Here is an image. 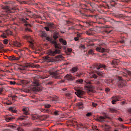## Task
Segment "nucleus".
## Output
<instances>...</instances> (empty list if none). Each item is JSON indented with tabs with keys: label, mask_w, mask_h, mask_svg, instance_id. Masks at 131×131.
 I'll list each match as a JSON object with an SVG mask.
<instances>
[{
	"label": "nucleus",
	"mask_w": 131,
	"mask_h": 131,
	"mask_svg": "<svg viewBox=\"0 0 131 131\" xmlns=\"http://www.w3.org/2000/svg\"><path fill=\"white\" fill-rule=\"evenodd\" d=\"M48 54L49 56H55L57 54H61V50L59 49H55L54 51L50 49L48 51Z\"/></svg>",
	"instance_id": "1"
},
{
	"label": "nucleus",
	"mask_w": 131,
	"mask_h": 131,
	"mask_svg": "<svg viewBox=\"0 0 131 131\" xmlns=\"http://www.w3.org/2000/svg\"><path fill=\"white\" fill-rule=\"evenodd\" d=\"M24 38L28 40V42L30 43V47L31 48V49H33V43L34 42V40H33L32 37H31L30 36L25 35L24 36Z\"/></svg>",
	"instance_id": "2"
},
{
	"label": "nucleus",
	"mask_w": 131,
	"mask_h": 131,
	"mask_svg": "<svg viewBox=\"0 0 131 131\" xmlns=\"http://www.w3.org/2000/svg\"><path fill=\"white\" fill-rule=\"evenodd\" d=\"M33 85H34V87L32 89L33 92H39V91H40V89L38 88V86H39V83H38V81L34 82L33 83Z\"/></svg>",
	"instance_id": "3"
},
{
	"label": "nucleus",
	"mask_w": 131,
	"mask_h": 131,
	"mask_svg": "<svg viewBox=\"0 0 131 131\" xmlns=\"http://www.w3.org/2000/svg\"><path fill=\"white\" fill-rule=\"evenodd\" d=\"M118 85L120 88H121V86H125V85H126V81L123 80L121 77H119Z\"/></svg>",
	"instance_id": "4"
},
{
	"label": "nucleus",
	"mask_w": 131,
	"mask_h": 131,
	"mask_svg": "<svg viewBox=\"0 0 131 131\" xmlns=\"http://www.w3.org/2000/svg\"><path fill=\"white\" fill-rule=\"evenodd\" d=\"M62 73L61 72V71H56L52 73V74L56 79H59L61 78V77H60V74H62Z\"/></svg>",
	"instance_id": "5"
},
{
	"label": "nucleus",
	"mask_w": 131,
	"mask_h": 131,
	"mask_svg": "<svg viewBox=\"0 0 131 131\" xmlns=\"http://www.w3.org/2000/svg\"><path fill=\"white\" fill-rule=\"evenodd\" d=\"M118 101H121V97L119 96H115L113 97V101H112V104H114L116 102Z\"/></svg>",
	"instance_id": "6"
},
{
	"label": "nucleus",
	"mask_w": 131,
	"mask_h": 131,
	"mask_svg": "<svg viewBox=\"0 0 131 131\" xmlns=\"http://www.w3.org/2000/svg\"><path fill=\"white\" fill-rule=\"evenodd\" d=\"M10 34H12V32L10 30H7L1 35V36L3 38H7V36L10 35Z\"/></svg>",
	"instance_id": "7"
},
{
	"label": "nucleus",
	"mask_w": 131,
	"mask_h": 131,
	"mask_svg": "<svg viewBox=\"0 0 131 131\" xmlns=\"http://www.w3.org/2000/svg\"><path fill=\"white\" fill-rule=\"evenodd\" d=\"M5 119L6 121H7V122H9L10 121H12V120L14 119V117H13L11 115H8L5 116Z\"/></svg>",
	"instance_id": "8"
},
{
	"label": "nucleus",
	"mask_w": 131,
	"mask_h": 131,
	"mask_svg": "<svg viewBox=\"0 0 131 131\" xmlns=\"http://www.w3.org/2000/svg\"><path fill=\"white\" fill-rule=\"evenodd\" d=\"M78 97H81L84 94V92L81 90L78 89L77 92L75 93Z\"/></svg>",
	"instance_id": "9"
},
{
	"label": "nucleus",
	"mask_w": 131,
	"mask_h": 131,
	"mask_svg": "<svg viewBox=\"0 0 131 131\" xmlns=\"http://www.w3.org/2000/svg\"><path fill=\"white\" fill-rule=\"evenodd\" d=\"M32 63H26L25 66H22V68L20 69V70H26L27 68H30L32 67Z\"/></svg>",
	"instance_id": "10"
},
{
	"label": "nucleus",
	"mask_w": 131,
	"mask_h": 131,
	"mask_svg": "<svg viewBox=\"0 0 131 131\" xmlns=\"http://www.w3.org/2000/svg\"><path fill=\"white\" fill-rule=\"evenodd\" d=\"M96 50L97 51V52H99L100 53H105L106 52H109V50L104 48L101 49V48L100 47L96 48Z\"/></svg>",
	"instance_id": "11"
},
{
	"label": "nucleus",
	"mask_w": 131,
	"mask_h": 131,
	"mask_svg": "<svg viewBox=\"0 0 131 131\" xmlns=\"http://www.w3.org/2000/svg\"><path fill=\"white\" fill-rule=\"evenodd\" d=\"M95 67L97 69V70H99V69H101V68H104L106 67V66L101 63H96Z\"/></svg>",
	"instance_id": "12"
},
{
	"label": "nucleus",
	"mask_w": 131,
	"mask_h": 131,
	"mask_svg": "<svg viewBox=\"0 0 131 131\" xmlns=\"http://www.w3.org/2000/svg\"><path fill=\"white\" fill-rule=\"evenodd\" d=\"M84 88L88 93H89V92H93V91H94V86H93V85H85Z\"/></svg>",
	"instance_id": "13"
},
{
	"label": "nucleus",
	"mask_w": 131,
	"mask_h": 131,
	"mask_svg": "<svg viewBox=\"0 0 131 131\" xmlns=\"http://www.w3.org/2000/svg\"><path fill=\"white\" fill-rule=\"evenodd\" d=\"M64 78L66 79H67V80H69V81H72L73 79H74V77L72 76L71 74H68L66 76H65Z\"/></svg>",
	"instance_id": "14"
},
{
	"label": "nucleus",
	"mask_w": 131,
	"mask_h": 131,
	"mask_svg": "<svg viewBox=\"0 0 131 131\" xmlns=\"http://www.w3.org/2000/svg\"><path fill=\"white\" fill-rule=\"evenodd\" d=\"M47 26L50 29H55V28H56V25L53 23H48L47 24Z\"/></svg>",
	"instance_id": "15"
},
{
	"label": "nucleus",
	"mask_w": 131,
	"mask_h": 131,
	"mask_svg": "<svg viewBox=\"0 0 131 131\" xmlns=\"http://www.w3.org/2000/svg\"><path fill=\"white\" fill-rule=\"evenodd\" d=\"M9 60L10 61H18V60H20V57H17L16 56H9Z\"/></svg>",
	"instance_id": "16"
},
{
	"label": "nucleus",
	"mask_w": 131,
	"mask_h": 131,
	"mask_svg": "<svg viewBox=\"0 0 131 131\" xmlns=\"http://www.w3.org/2000/svg\"><path fill=\"white\" fill-rule=\"evenodd\" d=\"M43 59L45 62H52V59H51L48 55L44 56Z\"/></svg>",
	"instance_id": "17"
},
{
	"label": "nucleus",
	"mask_w": 131,
	"mask_h": 131,
	"mask_svg": "<svg viewBox=\"0 0 131 131\" xmlns=\"http://www.w3.org/2000/svg\"><path fill=\"white\" fill-rule=\"evenodd\" d=\"M13 46H14V47H17V48H20V47H21V46H22L21 43H20L19 42H18L17 41H13Z\"/></svg>",
	"instance_id": "18"
},
{
	"label": "nucleus",
	"mask_w": 131,
	"mask_h": 131,
	"mask_svg": "<svg viewBox=\"0 0 131 131\" xmlns=\"http://www.w3.org/2000/svg\"><path fill=\"white\" fill-rule=\"evenodd\" d=\"M22 111L25 115H28L29 114V112H28V108H27V107L23 108Z\"/></svg>",
	"instance_id": "19"
},
{
	"label": "nucleus",
	"mask_w": 131,
	"mask_h": 131,
	"mask_svg": "<svg viewBox=\"0 0 131 131\" xmlns=\"http://www.w3.org/2000/svg\"><path fill=\"white\" fill-rule=\"evenodd\" d=\"M59 42H60L62 46H66V45H67V41L62 38H59Z\"/></svg>",
	"instance_id": "20"
},
{
	"label": "nucleus",
	"mask_w": 131,
	"mask_h": 131,
	"mask_svg": "<svg viewBox=\"0 0 131 131\" xmlns=\"http://www.w3.org/2000/svg\"><path fill=\"white\" fill-rule=\"evenodd\" d=\"M105 119H106V118L101 116L98 118L97 120L98 121H99V122H104V121H105Z\"/></svg>",
	"instance_id": "21"
},
{
	"label": "nucleus",
	"mask_w": 131,
	"mask_h": 131,
	"mask_svg": "<svg viewBox=\"0 0 131 131\" xmlns=\"http://www.w3.org/2000/svg\"><path fill=\"white\" fill-rule=\"evenodd\" d=\"M77 70H78V68L76 67H74L71 69V71L73 73H75Z\"/></svg>",
	"instance_id": "22"
},
{
	"label": "nucleus",
	"mask_w": 131,
	"mask_h": 131,
	"mask_svg": "<svg viewBox=\"0 0 131 131\" xmlns=\"http://www.w3.org/2000/svg\"><path fill=\"white\" fill-rule=\"evenodd\" d=\"M54 47L55 49H58V50H61V49H62V46H61V44L60 43L57 44V43Z\"/></svg>",
	"instance_id": "23"
},
{
	"label": "nucleus",
	"mask_w": 131,
	"mask_h": 131,
	"mask_svg": "<svg viewBox=\"0 0 131 131\" xmlns=\"http://www.w3.org/2000/svg\"><path fill=\"white\" fill-rule=\"evenodd\" d=\"M27 118V116H22L20 117L17 118V120H24V119H26Z\"/></svg>",
	"instance_id": "24"
},
{
	"label": "nucleus",
	"mask_w": 131,
	"mask_h": 131,
	"mask_svg": "<svg viewBox=\"0 0 131 131\" xmlns=\"http://www.w3.org/2000/svg\"><path fill=\"white\" fill-rule=\"evenodd\" d=\"M77 106L79 109L82 108V106H83V103L82 102H80L77 103Z\"/></svg>",
	"instance_id": "25"
},
{
	"label": "nucleus",
	"mask_w": 131,
	"mask_h": 131,
	"mask_svg": "<svg viewBox=\"0 0 131 131\" xmlns=\"http://www.w3.org/2000/svg\"><path fill=\"white\" fill-rule=\"evenodd\" d=\"M88 54L89 55H94L95 54V51L93 49H90L88 51Z\"/></svg>",
	"instance_id": "26"
},
{
	"label": "nucleus",
	"mask_w": 131,
	"mask_h": 131,
	"mask_svg": "<svg viewBox=\"0 0 131 131\" xmlns=\"http://www.w3.org/2000/svg\"><path fill=\"white\" fill-rule=\"evenodd\" d=\"M4 9H5V10H8V13H11V8H10V7H9V6H5L4 7Z\"/></svg>",
	"instance_id": "27"
},
{
	"label": "nucleus",
	"mask_w": 131,
	"mask_h": 131,
	"mask_svg": "<svg viewBox=\"0 0 131 131\" xmlns=\"http://www.w3.org/2000/svg\"><path fill=\"white\" fill-rule=\"evenodd\" d=\"M14 127H17L18 131H24V130L20 126H18V125H16L15 126H13Z\"/></svg>",
	"instance_id": "28"
},
{
	"label": "nucleus",
	"mask_w": 131,
	"mask_h": 131,
	"mask_svg": "<svg viewBox=\"0 0 131 131\" xmlns=\"http://www.w3.org/2000/svg\"><path fill=\"white\" fill-rule=\"evenodd\" d=\"M84 82L87 84H92L91 81L89 79V78H86L84 80Z\"/></svg>",
	"instance_id": "29"
},
{
	"label": "nucleus",
	"mask_w": 131,
	"mask_h": 131,
	"mask_svg": "<svg viewBox=\"0 0 131 131\" xmlns=\"http://www.w3.org/2000/svg\"><path fill=\"white\" fill-rule=\"evenodd\" d=\"M118 63V60L117 59H114L112 62V65H116Z\"/></svg>",
	"instance_id": "30"
},
{
	"label": "nucleus",
	"mask_w": 131,
	"mask_h": 131,
	"mask_svg": "<svg viewBox=\"0 0 131 131\" xmlns=\"http://www.w3.org/2000/svg\"><path fill=\"white\" fill-rule=\"evenodd\" d=\"M65 96H66V97H68L69 99H70V98H71V93H70V92H67L65 94Z\"/></svg>",
	"instance_id": "31"
},
{
	"label": "nucleus",
	"mask_w": 131,
	"mask_h": 131,
	"mask_svg": "<svg viewBox=\"0 0 131 131\" xmlns=\"http://www.w3.org/2000/svg\"><path fill=\"white\" fill-rule=\"evenodd\" d=\"M95 73H97L99 76H102V75H103L104 74L103 72L96 71Z\"/></svg>",
	"instance_id": "32"
},
{
	"label": "nucleus",
	"mask_w": 131,
	"mask_h": 131,
	"mask_svg": "<svg viewBox=\"0 0 131 131\" xmlns=\"http://www.w3.org/2000/svg\"><path fill=\"white\" fill-rule=\"evenodd\" d=\"M32 68H39V64H35L34 63H32Z\"/></svg>",
	"instance_id": "33"
},
{
	"label": "nucleus",
	"mask_w": 131,
	"mask_h": 131,
	"mask_svg": "<svg viewBox=\"0 0 131 131\" xmlns=\"http://www.w3.org/2000/svg\"><path fill=\"white\" fill-rule=\"evenodd\" d=\"M76 82L77 83H82V82H83V80H82V79H78L76 80Z\"/></svg>",
	"instance_id": "34"
},
{
	"label": "nucleus",
	"mask_w": 131,
	"mask_h": 131,
	"mask_svg": "<svg viewBox=\"0 0 131 131\" xmlns=\"http://www.w3.org/2000/svg\"><path fill=\"white\" fill-rule=\"evenodd\" d=\"M54 115L57 116L58 115H60V112L58 111H55L54 112Z\"/></svg>",
	"instance_id": "35"
},
{
	"label": "nucleus",
	"mask_w": 131,
	"mask_h": 131,
	"mask_svg": "<svg viewBox=\"0 0 131 131\" xmlns=\"http://www.w3.org/2000/svg\"><path fill=\"white\" fill-rule=\"evenodd\" d=\"M110 111L112 113H116L117 112V111L115 108H111Z\"/></svg>",
	"instance_id": "36"
},
{
	"label": "nucleus",
	"mask_w": 131,
	"mask_h": 131,
	"mask_svg": "<svg viewBox=\"0 0 131 131\" xmlns=\"http://www.w3.org/2000/svg\"><path fill=\"white\" fill-rule=\"evenodd\" d=\"M86 34H87V35H93L92 32L89 30L86 31Z\"/></svg>",
	"instance_id": "37"
},
{
	"label": "nucleus",
	"mask_w": 131,
	"mask_h": 131,
	"mask_svg": "<svg viewBox=\"0 0 131 131\" xmlns=\"http://www.w3.org/2000/svg\"><path fill=\"white\" fill-rule=\"evenodd\" d=\"M41 112H43L44 113L46 112H49V110L48 109H45V108H41Z\"/></svg>",
	"instance_id": "38"
},
{
	"label": "nucleus",
	"mask_w": 131,
	"mask_h": 131,
	"mask_svg": "<svg viewBox=\"0 0 131 131\" xmlns=\"http://www.w3.org/2000/svg\"><path fill=\"white\" fill-rule=\"evenodd\" d=\"M8 42H9V40L7 39H5L3 40V43H4V45H8Z\"/></svg>",
	"instance_id": "39"
},
{
	"label": "nucleus",
	"mask_w": 131,
	"mask_h": 131,
	"mask_svg": "<svg viewBox=\"0 0 131 131\" xmlns=\"http://www.w3.org/2000/svg\"><path fill=\"white\" fill-rule=\"evenodd\" d=\"M82 75V73H77L76 74V76L77 77H80Z\"/></svg>",
	"instance_id": "40"
},
{
	"label": "nucleus",
	"mask_w": 131,
	"mask_h": 131,
	"mask_svg": "<svg viewBox=\"0 0 131 131\" xmlns=\"http://www.w3.org/2000/svg\"><path fill=\"white\" fill-rule=\"evenodd\" d=\"M56 57L57 59H63V56H62V55H58Z\"/></svg>",
	"instance_id": "41"
},
{
	"label": "nucleus",
	"mask_w": 131,
	"mask_h": 131,
	"mask_svg": "<svg viewBox=\"0 0 131 131\" xmlns=\"http://www.w3.org/2000/svg\"><path fill=\"white\" fill-rule=\"evenodd\" d=\"M9 83H10V84H11V85H14V84H16V82L11 81L9 82Z\"/></svg>",
	"instance_id": "42"
},
{
	"label": "nucleus",
	"mask_w": 131,
	"mask_h": 131,
	"mask_svg": "<svg viewBox=\"0 0 131 131\" xmlns=\"http://www.w3.org/2000/svg\"><path fill=\"white\" fill-rule=\"evenodd\" d=\"M20 20L21 21V22H23V23H26L27 21H26V19L24 18H20Z\"/></svg>",
	"instance_id": "43"
},
{
	"label": "nucleus",
	"mask_w": 131,
	"mask_h": 131,
	"mask_svg": "<svg viewBox=\"0 0 131 131\" xmlns=\"http://www.w3.org/2000/svg\"><path fill=\"white\" fill-rule=\"evenodd\" d=\"M51 43H52V44L54 45V47H55L57 43V41H56V40H52Z\"/></svg>",
	"instance_id": "44"
},
{
	"label": "nucleus",
	"mask_w": 131,
	"mask_h": 131,
	"mask_svg": "<svg viewBox=\"0 0 131 131\" xmlns=\"http://www.w3.org/2000/svg\"><path fill=\"white\" fill-rule=\"evenodd\" d=\"M44 29H45V30H46V31H50V28L48 26L45 27Z\"/></svg>",
	"instance_id": "45"
},
{
	"label": "nucleus",
	"mask_w": 131,
	"mask_h": 131,
	"mask_svg": "<svg viewBox=\"0 0 131 131\" xmlns=\"http://www.w3.org/2000/svg\"><path fill=\"white\" fill-rule=\"evenodd\" d=\"M92 106L93 107H97V103H95V102H92Z\"/></svg>",
	"instance_id": "46"
},
{
	"label": "nucleus",
	"mask_w": 131,
	"mask_h": 131,
	"mask_svg": "<svg viewBox=\"0 0 131 131\" xmlns=\"http://www.w3.org/2000/svg\"><path fill=\"white\" fill-rule=\"evenodd\" d=\"M9 111H11V112H13V110H14V107H10L8 109Z\"/></svg>",
	"instance_id": "47"
},
{
	"label": "nucleus",
	"mask_w": 131,
	"mask_h": 131,
	"mask_svg": "<svg viewBox=\"0 0 131 131\" xmlns=\"http://www.w3.org/2000/svg\"><path fill=\"white\" fill-rule=\"evenodd\" d=\"M3 50H4V46H0V53H3Z\"/></svg>",
	"instance_id": "48"
},
{
	"label": "nucleus",
	"mask_w": 131,
	"mask_h": 131,
	"mask_svg": "<svg viewBox=\"0 0 131 131\" xmlns=\"http://www.w3.org/2000/svg\"><path fill=\"white\" fill-rule=\"evenodd\" d=\"M67 51V52H69V53H71V52H72V49H71V48H68Z\"/></svg>",
	"instance_id": "49"
},
{
	"label": "nucleus",
	"mask_w": 131,
	"mask_h": 131,
	"mask_svg": "<svg viewBox=\"0 0 131 131\" xmlns=\"http://www.w3.org/2000/svg\"><path fill=\"white\" fill-rule=\"evenodd\" d=\"M92 116V114L91 113H88L86 114V116H87V117H90V116Z\"/></svg>",
	"instance_id": "50"
},
{
	"label": "nucleus",
	"mask_w": 131,
	"mask_h": 131,
	"mask_svg": "<svg viewBox=\"0 0 131 131\" xmlns=\"http://www.w3.org/2000/svg\"><path fill=\"white\" fill-rule=\"evenodd\" d=\"M26 31H29V32H32V31L31 30V29H29V28H26Z\"/></svg>",
	"instance_id": "51"
},
{
	"label": "nucleus",
	"mask_w": 131,
	"mask_h": 131,
	"mask_svg": "<svg viewBox=\"0 0 131 131\" xmlns=\"http://www.w3.org/2000/svg\"><path fill=\"white\" fill-rule=\"evenodd\" d=\"M53 38H54L55 40L57 39V38H58V35H57V34L54 35L53 36Z\"/></svg>",
	"instance_id": "52"
},
{
	"label": "nucleus",
	"mask_w": 131,
	"mask_h": 131,
	"mask_svg": "<svg viewBox=\"0 0 131 131\" xmlns=\"http://www.w3.org/2000/svg\"><path fill=\"white\" fill-rule=\"evenodd\" d=\"M46 39H47V40H48V41H51V40H52V39H51V37H47L46 38Z\"/></svg>",
	"instance_id": "53"
},
{
	"label": "nucleus",
	"mask_w": 131,
	"mask_h": 131,
	"mask_svg": "<svg viewBox=\"0 0 131 131\" xmlns=\"http://www.w3.org/2000/svg\"><path fill=\"white\" fill-rule=\"evenodd\" d=\"M93 128L95 129L96 130H97V131H99V130H100L98 128V126H94Z\"/></svg>",
	"instance_id": "54"
},
{
	"label": "nucleus",
	"mask_w": 131,
	"mask_h": 131,
	"mask_svg": "<svg viewBox=\"0 0 131 131\" xmlns=\"http://www.w3.org/2000/svg\"><path fill=\"white\" fill-rule=\"evenodd\" d=\"M12 112V113H17L18 112V111H17V110H15L13 108Z\"/></svg>",
	"instance_id": "55"
},
{
	"label": "nucleus",
	"mask_w": 131,
	"mask_h": 131,
	"mask_svg": "<svg viewBox=\"0 0 131 131\" xmlns=\"http://www.w3.org/2000/svg\"><path fill=\"white\" fill-rule=\"evenodd\" d=\"M50 107H51V105L50 104L45 105V108H50Z\"/></svg>",
	"instance_id": "56"
},
{
	"label": "nucleus",
	"mask_w": 131,
	"mask_h": 131,
	"mask_svg": "<svg viewBox=\"0 0 131 131\" xmlns=\"http://www.w3.org/2000/svg\"><path fill=\"white\" fill-rule=\"evenodd\" d=\"M47 34L46 33H44L42 34V37H46Z\"/></svg>",
	"instance_id": "57"
},
{
	"label": "nucleus",
	"mask_w": 131,
	"mask_h": 131,
	"mask_svg": "<svg viewBox=\"0 0 131 131\" xmlns=\"http://www.w3.org/2000/svg\"><path fill=\"white\" fill-rule=\"evenodd\" d=\"M79 38H78V37H75L74 38V40H75V41H78V40H79Z\"/></svg>",
	"instance_id": "58"
},
{
	"label": "nucleus",
	"mask_w": 131,
	"mask_h": 131,
	"mask_svg": "<svg viewBox=\"0 0 131 131\" xmlns=\"http://www.w3.org/2000/svg\"><path fill=\"white\" fill-rule=\"evenodd\" d=\"M92 77H93V78H97V77H98V76H97V75H96V74H93V75H92Z\"/></svg>",
	"instance_id": "59"
},
{
	"label": "nucleus",
	"mask_w": 131,
	"mask_h": 131,
	"mask_svg": "<svg viewBox=\"0 0 131 131\" xmlns=\"http://www.w3.org/2000/svg\"><path fill=\"white\" fill-rule=\"evenodd\" d=\"M118 120H119V121H121V122L123 121V120H122V118H121L120 117L118 118Z\"/></svg>",
	"instance_id": "60"
},
{
	"label": "nucleus",
	"mask_w": 131,
	"mask_h": 131,
	"mask_svg": "<svg viewBox=\"0 0 131 131\" xmlns=\"http://www.w3.org/2000/svg\"><path fill=\"white\" fill-rule=\"evenodd\" d=\"M43 116V117L44 118H49V115H43V116Z\"/></svg>",
	"instance_id": "61"
},
{
	"label": "nucleus",
	"mask_w": 131,
	"mask_h": 131,
	"mask_svg": "<svg viewBox=\"0 0 131 131\" xmlns=\"http://www.w3.org/2000/svg\"><path fill=\"white\" fill-rule=\"evenodd\" d=\"M105 92H110V89L109 88H106Z\"/></svg>",
	"instance_id": "62"
},
{
	"label": "nucleus",
	"mask_w": 131,
	"mask_h": 131,
	"mask_svg": "<svg viewBox=\"0 0 131 131\" xmlns=\"http://www.w3.org/2000/svg\"><path fill=\"white\" fill-rule=\"evenodd\" d=\"M3 89H0V95L3 93Z\"/></svg>",
	"instance_id": "63"
},
{
	"label": "nucleus",
	"mask_w": 131,
	"mask_h": 131,
	"mask_svg": "<svg viewBox=\"0 0 131 131\" xmlns=\"http://www.w3.org/2000/svg\"><path fill=\"white\" fill-rule=\"evenodd\" d=\"M120 43H124V40H121V41H120Z\"/></svg>",
	"instance_id": "64"
}]
</instances>
